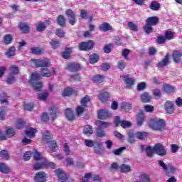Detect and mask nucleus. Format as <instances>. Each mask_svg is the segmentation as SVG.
Listing matches in <instances>:
<instances>
[{"label": "nucleus", "mask_w": 182, "mask_h": 182, "mask_svg": "<svg viewBox=\"0 0 182 182\" xmlns=\"http://www.w3.org/2000/svg\"><path fill=\"white\" fill-rule=\"evenodd\" d=\"M55 176L58 178L60 182H75L73 179H70L68 175L62 169H56L55 171Z\"/></svg>", "instance_id": "0eeeda50"}, {"label": "nucleus", "mask_w": 182, "mask_h": 182, "mask_svg": "<svg viewBox=\"0 0 182 182\" xmlns=\"http://www.w3.org/2000/svg\"><path fill=\"white\" fill-rule=\"evenodd\" d=\"M0 157L3 160H9V157H10L9 153L6 150H1L0 151Z\"/></svg>", "instance_id": "5fc2aeb1"}, {"label": "nucleus", "mask_w": 182, "mask_h": 182, "mask_svg": "<svg viewBox=\"0 0 182 182\" xmlns=\"http://www.w3.org/2000/svg\"><path fill=\"white\" fill-rule=\"evenodd\" d=\"M122 55L124 56L125 60H130V58H129V55H130V50L127 48L123 49Z\"/></svg>", "instance_id": "69168bd1"}, {"label": "nucleus", "mask_w": 182, "mask_h": 182, "mask_svg": "<svg viewBox=\"0 0 182 182\" xmlns=\"http://www.w3.org/2000/svg\"><path fill=\"white\" fill-rule=\"evenodd\" d=\"M65 113L68 120L70 122H73V120H75V114L73 113L72 109L67 108Z\"/></svg>", "instance_id": "7c9ffc66"}, {"label": "nucleus", "mask_w": 182, "mask_h": 182, "mask_svg": "<svg viewBox=\"0 0 182 182\" xmlns=\"http://www.w3.org/2000/svg\"><path fill=\"white\" fill-rule=\"evenodd\" d=\"M135 136L136 139H139V140H144L146 137H147L148 134L147 132H138L135 133Z\"/></svg>", "instance_id": "603ef678"}, {"label": "nucleus", "mask_w": 182, "mask_h": 182, "mask_svg": "<svg viewBox=\"0 0 182 182\" xmlns=\"http://www.w3.org/2000/svg\"><path fill=\"white\" fill-rule=\"evenodd\" d=\"M143 29L145 33H146L147 35H150L153 32V26H150L149 24H146L143 27Z\"/></svg>", "instance_id": "4d7b16f0"}, {"label": "nucleus", "mask_w": 182, "mask_h": 182, "mask_svg": "<svg viewBox=\"0 0 182 182\" xmlns=\"http://www.w3.org/2000/svg\"><path fill=\"white\" fill-rule=\"evenodd\" d=\"M31 53H33V55H42V53H43V49L39 48V47H33L31 48Z\"/></svg>", "instance_id": "de8ad7c7"}, {"label": "nucleus", "mask_w": 182, "mask_h": 182, "mask_svg": "<svg viewBox=\"0 0 182 182\" xmlns=\"http://www.w3.org/2000/svg\"><path fill=\"white\" fill-rule=\"evenodd\" d=\"M112 29H113L112 26H110L109 23L106 22L103 23L102 25L99 26V30L101 32H107V31H112Z\"/></svg>", "instance_id": "2f4dec72"}, {"label": "nucleus", "mask_w": 182, "mask_h": 182, "mask_svg": "<svg viewBox=\"0 0 182 182\" xmlns=\"http://www.w3.org/2000/svg\"><path fill=\"white\" fill-rule=\"evenodd\" d=\"M163 90L165 92V93H167V95H171V93H173L175 88L170 84H164L163 85Z\"/></svg>", "instance_id": "f704fd0d"}, {"label": "nucleus", "mask_w": 182, "mask_h": 182, "mask_svg": "<svg viewBox=\"0 0 182 182\" xmlns=\"http://www.w3.org/2000/svg\"><path fill=\"white\" fill-rule=\"evenodd\" d=\"M93 181H97V182H101L102 178H100V176L99 175H92L90 173H86L85 174L84 178L82 179V182H89V178H92Z\"/></svg>", "instance_id": "f8f14e48"}, {"label": "nucleus", "mask_w": 182, "mask_h": 182, "mask_svg": "<svg viewBox=\"0 0 182 182\" xmlns=\"http://www.w3.org/2000/svg\"><path fill=\"white\" fill-rule=\"evenodd\" d=\"M0 172L4 173V174H9L11 173V169L6 164L0 163Z\"/></svg>", "instance_id": "4c0bfd02"}, {"label": "nucleus", "mask_w": 182, "mask_h": 182, "mask_svg": "<svg viewBox=\"0 0 182 182\" xmlns=\"http://www.w3.org/2000/svg\"><path fill=\"white\" fill-rule=\"evenodd\" d=\"M37 132L38 130H36V129L30 128L28 130L26 131V136L30 137V139H33V137H35V133H36Z\"/></svg>", "instance_id": "a18cd8bd"}, {"label": "nucleus", "mask_w": 182, "mask_h": 182, "mask_svg": "<svg viewBox=\"0 0 182 182\" xmlns=\"http://www.w3.org/2000/svg\"><path fill=\"white\" fill-rule=\"evenodd\" d=\"M158 164L159 166L163 168L164 171L166 174V176H170V174H173L174 171H176V168L171 164H166L164 161L162 160L158 161Z\"/></svg>", "instance_id": "20e7f679"}, {"label": "nucleus", "mask_w": 182, "mask_h": 182, "mask_svg": "<svg viewBox=\"0 0 182 182\" xmlns=\"http://www.w3.org/2000/svg\"><path fill=\"white\" fill-rule=\"evenodd\" d=\"M149 127L152 130L164 132L166 130V122L163 119L151 118L149 119Z\"/></svg>", "instance_id": "f257e3e1"}, {"label": "nucleus", "mask_w": 182, "mask_h": 182, "mask_svg": "<svg viewBox=\"0 0 182 182\" xmlns=\"http://www.w3.org/2000/svg\"><path fill=\"white\" fill-rule=\"evenodd\" d=\"M119 169L121 170L122 173H130V171H132V168L130 167V166L126 165L124 164H122L119 166Z\"/></svg>", "instance_id": "49530a36"}, {"label": "nucleus", "mask_w": 182, "mask_h": 182, "mask_svg": "<svg viewBox=\"0 0 182 182\" xmlns=\"http://www.w3.org/2000/svg\"><path fill=\"white\" fill-rule=\"evenodd\" d=\"M11 73L6 79L7 85H12L15 82V75L19 73V68L18 66L13 65L10 68Z\"/></svg>", "instance_id": "423d86ee"}, {"label": "nucleus", "mask_w": 182, "mask_h": 182, "mask_svg": "<svg viewBox=\"0 0 182 182\" xmlns=\"http://www.w3.org/2000/svg\"><path fill=\"white\" fill-rule=\"evenodd\" d=\"M8 95L5 92L0 93V102L1 105H9V101H8Z\"/></svg>", "instance_id": "c9c22d12"}, {"label": "nucleus", "mask_w": 182, "mask_h": 182, "mask_svg": "<svg viewBox=\"0 0 182 182\" xmlns=\"http://www.w3.org/2000/svg\"><path fill=\"white\" fill-rule=\"evenodd\" d=\"M70 82H79V80H80V75L74 74L70 75Z\"/></svg>", "instance_id": "774afa93"}, {"label": "nucleus", "mask_w": 182, "mask_h": 182, "mask_svg": "<svg viewBox=\"0 0 182 182\" xmlns=\"http://www.w3.org/2000/svg\"><path fill=\"white\" fill-rule=\"evenodd\" d=\"M16 52V49L15 47H11L6 53V55L8 56V58H11V56H15Z\"/></svg>", "instance_id": "e2e57ef3"}, {"label": "nucleus", "mask_w": 182, "mask_h": 182, "mask_svg": "<svg viewBox=\"0 0 182 182\" xmlns=\"http://www.w3.org/2000/svg\"><path fill=\"white\" fill-rule=\"evenodd\" d=\"M99 59H100L99 55H97V53H93L90 55L89 62L91 65H95V63H97V62H99Z\"/></svg>", "instance_id": "e433bc0d"}, {"label": "nucleus", "mask_w": 182, "mask_h": 182, "mask_svg": "<svg viewBox=\"0 0 182 182\" xmlns=\"http://www.w3.org/2000/svg\"><path fill=\"white\" fill-rule=\"evenodd\" d=\"M96 136L99 139H103V137H106V131L105 129L97 127L96 128V132H95Z\"/></svg>", "instance_id": "72a5a7b5"}, {"label": "nucleus", "mask_w": 182, "mask_h": 182, "mask_svg": "<svg viewBox=\"0 0 182 182\" xmlns=\"http://www.w3.org/2000/svg\"><path fill=\"white\" fill-rule=\"evenodd\" d=\"M78 48L80 50L89 52V50H92L95 48V41L92 40H89L87 42L82 41L79 43Z\"/></svg>", "instance_id": "39448f33"}, {"label": "nucleus", "mask_w": 182, "mask_h": 182, "mask_svg": "<svg viewBox=\"0 0 182 182\" xmlns=\"http://www.w3.org/2000/svg\"><path fill=\"white\" fill-rule=\"evenodd\" d=\"M164 109L168 114H173L174 113V104L173 102L166 101L164 105Z\"/></svg>", "instance_id": "dca6fc26"}, {"label": "nucleus", "mask_w": 182, "mask_h": 182, "mask_svg": "<svg viewBox=\"0 0 182 182\" xmlns=\"http://www.w3.org/2000/svg\"><path fill=\"white\" fill-rule=\"evenodd\" d=\"M75 90L73 87H68L64 90L63 92V97H66V96H72Z\"/></svg>", "instance_id": "c03bdc74"}, {"label": "nucleus", "mask_w": 182, "mask_h": 182, "mask_svg": "<svg viewBox=\"0 0 182 182\" xmlns=\"http://www.w3.org/2000/svg\"><path fill=\"white\" fill-rule=\"evenodd\" d=\"M140 101L142 103H150L151 102V96L147 92H145L140 95Z\"/></svg>", "instance_id": "412c9836"}, {"label": "nucleus", "mask_w": 182, "mask_h": 182, "mask_svg": "<svg viewBox=\"0 0 182 182\" xmlns=\"http://www.w3.org/2000/svg\"><path fill=\"white\" fill-rule=\"evenodd\" d=\"M159 22V17L157 16L149 17L146 20V23L151 26H156V25H157Z\"/></svg>", "instance_id": "4be33fe9"}, {"label": "nucleus", "mask_w": 182, "mask_h": 182, "mask_svg": "<svg viewBox=\"0 0 182 182\" xmlns=\"http://www.w3.org/2000/svg\"><path fill=\"white\" fill-rule=\"evenodd\" d=\"M5 134L6 137H9L11 139L14 137V136H15V129H14L13 128H8L6 130Z\"/></svg>", "instance_id": "13d9d810"}, {"label": "nucleus", "mask_w": 182, "mask_h": 182, "mask_svg": "<svg viewBox=\"0 0 182 182\" xmlns=\"http://www.w3.org/2000/svg\"><path fill=\"white\" fill-rule=\"evenodd\" d=\"M18 28L22 33H29L31 31V27H29V25L23 22L19 23Z\"/></svg>", "instance_id": "b1692460"}, {"label": "nucleus", "mask_w": 182, "mask_h": 182, "mask_svg": "<svg viewBox=\"0 0 182 182\" xmlns=\"http://www.w3.org/2000/svg\"><path fill=\"white\" fill-rule=\"evenodd\" d=\"M48 147L50 150L53 151V153H55V151L58 150V142H56V141H50Z\"/></svg>", "instance_id": "09e8293b"}, {"label": "nucleus", "mask_w": 182, "mask_h": 182, "mask_svg": "<svg viewBox=\"0 0 182 182\" xmlns=\"http://www.w3.org/2000/svg\"><path fill=\"white\" fill-rule=\"evenodd\" d=\"M144 120H146V117L144 116V113L143 112V111H140L136 116L137 125L143 126V123H144Z\"/></svg>", "instance_id": "a878e982"}, {"label": "nucleus", "mask_w": 182, "mask_h": 182, "mask_svg": "<svg viewBox=\"0 0 182 182\" xmlns=\"http://www.w3.org/2000/svg\"><path fill=\"white\" fill-rule=\"evenodd\" d=\"M53 135L49 131H46V132L43 134V141L45 144H48V143L50 142Z\"/></svg>", "instance_id": "cd10ccee"}, {"label": "nucleus", "mask_w": 182, "mask_h": 182, "mask_svg": "<svg viewBox=\"0 0 182 182\" xmlns=\"http://www.w3.org/2000/svg\"><path fill=\"white\" fill-rule=\"evenodd\" d=\"M36 182H46V173L44 171L37 172L34 176Z\"/></svg>", "instance_id": "2eb2a0df"}, {"label": "nucleus", "mask_w": 182, "mask_h": 182, "mask_svg": "<svg viewBox=\"0 0 182 182\" xmlns=\"http://www.w3.org/2000/svg\"><path fill=\"white\" fill-rule=\"evenodd\" d=\"M82 133L88 137L90 136H92V134H93V127H92L91 125H85L83 128Z\"/></svg>", "instance_id": "c756f323"}, {"label": "nucleus", "mask_w": 182, "mask_h": 182, "mask_svg": "<svg viewBox=\"0 0 182 182\" xmlns=\"http://www.w3.org/2000/svg\"><path fill=\"white\" fill-rule=\"evenodd\" d=\"M80 103L82 107H85V109L87 107H90V105H92L90 97H89V95L85 96L83 98H82Z\"/></svg>", "instance_id": "5701e85b"}, {"label": "nucleus", "mask_w": 182, "mask_h": 182, "mask_svg": "<svg viewBox=\"0 0 182 182\" xmlns=\"http://www.w3.org/2000/svg\"><path fill=\"white\" fill-rule=\"evenodd\" d=\"M170 59V54L167 53L164 59L157 63V68H164L168 65V60Z\"/></svg>", "instance_id": "bb28decb"}, {"label": "nucleus", "mask_w": 182, "mask_h": 182, "mask_svg": "<svg viewBox=\"0 0 182 182\" xmlns=\"http://www.w3.org/2000/svg\"><path fill=\"white\" fill-rule=\"evenodd\" d=\"M31 62L34 63L35 68H48L49 66V59H33Z\"/></svg>", "instance_id": "6e6552de"}, {"label": "nucleus", "mask_w": 182, "mask_h": 182, "mask_svg": "<svg viewBox=\"0 0 182 182\" xmlns=\"http://www.w3.org/2000/svg\"><path fill=\"white\" fill-rule=\"evenodd\" d=\"M48 96H49V94L48 93V92L44 91L41 93L38 94V99H39V100H41L42 102H46Z\"/></svg>", "instance_id": "37998d69"}, {"label": "nucleus", "mask_w": 182, "mask_h": 182, "mask_svg": "<svg viewBox=\"0 0 182 182\" xmlns=\"http://www.w3.org/2000/svg\"><path fill=\"white\" fill-rule=\"evenodd\" d=\"M129 76V75L122 76V79H124V82L127 89H130V87L134 85L135 82L134 79L130 78Z\"/></svg>", "instance_id": "6ab92c4d"}, {"label": "nucleus", "mask_w": 182, "mask_h": 182, "mask_svg": "<svg viewBox=\"0 0 182 182\" xmlns=\"http://www.w3.org/2000/svg\"><path fill=\"white\" fill-rule=\"evenodd\" d=\"M116 127H119L121 126L123 129H126L127 127H132V122L126 120L120 121V117L117 116L115 117V120L114 121Z\"/></svg>", "instance_id": "9b49d317"}, {"label": "nucleus", "mask_w": 182, "mask_h": 182, "mask_svg": "<svg viewBox=\"0 0 182 182\" xmlns=\"http://www.w3.org/2000/svg\"><path fill=\"white\" fill-rule=\"evenodd\" d=\"M40 79L41 75H39L38 73H34L31 74L29 83L32 85L36 92H41L42 87H43V84L42 83V82L39 81Z\"/></svg>", "instance_id": "f03ea898"}, {"label": "nucleus", "mask_w": 182, "mask_h": 182, "mask_svg": "<svg viewBox=\"0 0 182 182\" xmlns=\"http://www.w3.org/2000/svg\"><path fill=\"white\" fill-rule=\"evenodd\" d=\"M16 127L18 129V130L23 129V127H25V121L23 119H18L16 124Z\"/></svg>", "instance_id": "6e6d98bb"}, {"label": "nucleus", "mask_w": 182, "mask_h": 182, "mask_svg": "<svg viewBox=\"0 0 182 182\" xmlns=\"http://www.w3.org/2000/svg\"><path fill=\"white\" fill-rule=\"evenodd\" d=\"M181 56H182V51H180L178 50H176L172 53V58L173 62L175 63H180V60H181Z\"/></svg>", "instance_id": "aec40b11"}, {"label": "nucleus", "mask_w": 182, "mask_h": 182, "mask_svg": "<svg viewBox=\"0 0 182 182\" xmlns=\"http://www.w3.org/2000/svg\"><path fill=\"white\" fill-rule=\"evenodd\" d=\"M33 159L36 161H41L42 159H46L45 158L42 157V154L41 152L38 151V150H34Z\"/></svg>", "instance_id": "8fccbe9b"}, {"label": "nucleus", "mask_w": 182, "mask_h": 182, "mask_svg": "<svg viewBox=\"0 0 182 182\" xmlns=\"http://www.w3.org/2000/svg\"><path fill=\"white\" fill-rule=\"evenodd\" d=\"M40 73L43 77H50L52 76V73L48 68H41Z\"/></svg>", "instance_id": "ea45409f"}, {"label": "nucleus", "mask_w": 182, "mask_h": 182, "mask_svg": "<svg viewBox=\"0 0 182 182\" xmlns=\"http://www.w3.org/2000/svg\"><path fill=\"white\" fill-rule=\"evenodd\" d=\"M92 80L94 83H103L105 82V76L96 75L92 77Z\"/></svg>", "instance_id": "58836bf2"}, {"label": "nucleus", "mask_w": 182, "mask_h": 182, "mask_svg": "<svg viewBox=\"0 0 182 182\" xmlns=\"http://www.w3.org/2000/svg\"><path fill=\"white\" fill-rule=\"evenodd\" d=\"M65 15L68 18V22L72 26L76 25L77 19H76V14L72 9H67L65 11Z\"/></svg>", "instance_id": "1a4fd4ad"}, {"label": "nucleus", "mask_w": 182, "mask_h": 182, "mask_svg": "<svg viewBox=\"0 0 182 182\" xmlns=\"http://www.w3.org/2000/svg\"><path fill=\"white\" fill-rule=\"evenodd\" d=\"M98 99L102 103H106V102L110 100V94L107 92H102L98 95Z\"/></svg>", "instance_id": "a211bd4d"}, {"label": "nucleus", "mask_w": 182, "mask_h": 182, "mask_svg": "<svg viewBox=\"0 0 182 182\" xmlns=\"http://www.w3.org/2000/svg\"><path fill=\"white\" fill-rule=\"evenodd\" d=\"M121 109L125 112H130V110H132V104L128 102H122L121 104Z\"/></svg>", "instance_id": "3c124183"}, {"label": "nucleus", "mask_w": 182, "mask_h": 182, "mask_svg": "<svg viewBox=\"0 0 182 182\" xmlns=\"http://www.w3.org/2000/svg\"><path fill=\"white\" fill-rule=\"evenodd\" d=\"M99 125L97 127H100V129H102L105 130V129H107L109 126H110V122H106L105 121H98Z\"/></svg>", "instance_id": "680f3d73"}, {"label": "nucleus", "mask_w": 182, "mask_h": 182, "mask_svg": "<svg viewBox=\"0 0 182 182\" xmlns=\"http://www.w3.org/2000/svg\"><path fill=\"white\" fill-rule=\"evenodd\" d=\"M149 9L152 11H160V4L156 1H152L149 5Z\"/></svg>", "instance_id": "a19ab883"}, {"label": "nucleus", "mask_w": 182, "mask_h": 182, "mask_svg": "<svg viewBox=\"0 0 182 182\" xmlns=\"http://www.w3.org/2000/svg\"><path fill=\"white\" fill-rule=\"evenodd\" d=\"M50 114L51 116V119L53 121L56 120V117H58V114H59V108L56 107V105H53L49 108Z\"/></svg>", "instance_id": "f3484780"}, {"label": "nucleus", "mask_w": 182, "mask_h": 182, "mask_svg": "<svg viewBox=\"0 0 182 182\" xmlns=\"http://www.w3.org/2000/svg\"><path fill=\"white\" fill-rule=\"evenodd\" d=\"M154 151L156 154L161 157H164L167 154V151L164 149V146L160 143H157L154 146Z\"/></svg>", "instance_id": "9d476101"}, {"label": "nucleus", "mask_w": 182, "mask_h": 182, "mask_svg": "<svg viewBox=\"0 0 182 182\" xmlns=\"http://www.w3.org/2000/svg\"><path fill=\"white\" fill-rule=\"evenodd\" d=\"M164 37L166 41H173L174 39V33L170 30H166L164 33Z\"/></svg>", "instance_id": "79ce46f5"}, {"label": "nucleus", "mask_w": 182, "mask_h": 182, "mask_svg": "<svg viewBox=\"0 0 182 182\" xmlns=\"http://www.w3.org/2000/svg\"><path fill=\"white\" fill-rule=\"evenodd\" d=\"M45 167H50V168L55 170V168H56V165L55 163L48 161L46 159H41L39 162L33 164V170H41L45 168Z\"/></svg>", "instance_id": "7ed1b4c3"}, {"label": "nucleus", "mask_w": 182, "mask_h": 182, "mask_svg": "<svg viewBox=\"0 0 182 182\" xmlns=\"http://www.w3.org/2000/svg\"><path fill=\"white\" fill-rule=\"evenodd\" d=\"M56 22L59 26H61V28H65L66 26V18H65V16L63 15H58Z\"/></svg>", "instance_id": "c85d7f7f"}, {"label": "nucleus", "mask_w": 182, "mask_h": 182, "mask_svg": "<svg viewBox=\"0 0 182 182\" xmlns=\"http://www.w3.org/2000/svg\"><path fill=\"white\" fill-rule=\"evenodd\" d=\"M13 39H14V38L12 37V35H11V34L5 35L4 37V41L5 45H11V43H12Z\"/></svg>", "instance_id": "864d4df0"}, {"label": "nucleus", "mask_w": 182, "mask_h": 182, "mask_svg": "<svg viewBox=\"0 0 182 182\" xmlns=\"http://www.w3.org/2000/svg\"><path fill=\"white\" fill-rule=\"evenodd\" d=\"M65 69L70 72H79V70H80V64L76 63H69Z\"/></svg>", "instance_id": "4468645a"}, {"label": "nucleus", "mask_w": 182, "mask_h": 182, "mask_svg": "<svg viewBox=\"0 0 182 182\" xmlns=\"http://www.w3.org/2000/svg\"><path fill=\"white\" fill-rule=\"evenodd\" d=\"M114 48V45L113 43H109L104 46V52L105 53H110L112 50Z\"/></svg>", "instance_id": "bf43d9fd"}, {"label": "nucleus", "mask_w": 182, "mask_h": 182, "mask_svg": "<svg viewBox=\"0 0 182 182\" xmlns=\"http://www.w3.org/2000/svg\"><path fill=\"white\" fill-rule=\"evenodd\" d=\"M36 29L38 32H43L46 29V25L44 23L40 22L38 23Z\"/></svg>", "instance_id": "338daca9"}, {"label": "nucleus", "mask_w": 182, "mask_h": 182, "mask_svg": "<svg viewBox=\"0 0 182 182\" xmlns=\"http://www.w3.org/2000/svg\"><path fill=\"white\" fill-rule=\"evenodd\" d=\"M146 151L147 157H153V154H154V148L152 146H147L146 148Z\"/></svg>", "instance_id": "0e129e2a"}, {"label": "nucleus", "mask_w": 182, "mask_h": 182, "mask_svg": "<svg viewBox=\"0 0 182 182\" xmlns=\"http://www.w3.org/2000/svg\"><path fill=\"white\" fill-rule=\"evenodd\" d=\"M72 55V47H65L64 51L62 53L63 59H69Z\"/></svg>", "instance_id": "473e14b6"}, {"label": "nucleus", "mask_w": 182, "mask_h": 182, "mask_svg": "<svg viewBox=\"0 0 182 182\" xmlns=\"http://www.w3.org/2000/svg\"><path fill=\"white\" fill-rule=\"evenodd\" d=\"M112 116V112H109L107 109H100L98 111V119L100 120H106Z\"/></svg>", "instance_id": "ddd939ff"}, {"label": "nucleus", "mask_w": 182, "mask_h": 182, "mask_svg": "<svg viewBox=\"0 0 182 182\" xmlns=\"http://www.w3.org/2000/svg\"><path fill=\"white\" fill-rule=\"evenodd\" d=\"M94 151L95 154L102 156L103 154V144L100 142H96V145L94 146Z\"/></svg>", "instance_id": "393cba45"}, {"label": "nucleus", "mask_w": 182, "mask_h": 182, "mask_svg": "<svg viewBox=\"0 0 182 182\" xmlns=\"http://www.w3.org/2000/svg\"><path fill=\"white\" fill-rule=\"evenodd\" d=\"M50 45L53 49H58L60 46V41L59 40H52L50 42Z\"/></svg>", "instance_id": "052dcab7"}]
</instances>
